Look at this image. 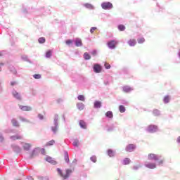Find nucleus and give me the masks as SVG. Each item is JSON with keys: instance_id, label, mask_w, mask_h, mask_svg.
Wrapping results in <instances>:
<instances>
[{"instance_id": "41", "label": "nucleus", "mask_w": 180, "mask_h": 180, "mask_svg": "<svg viewBox=\"0 0 180 180\" xmlns=\"http://www.w3.org/2000/svg\"><path fill=\"white\" fill-rule=\"evenodd\" d=\"M104 65L106 70H110V65L109 63H105Z\"/></svg>"}, {"instance_id": "14", "label": "nucleus", "mask_w": 180, "mask_h": 180, "mask_svg": "<svg viewBox=\"0 0 180 180\" xmlns=\"http://www.w3.org/2000/svg\"><path fill=\"white\" fill-rule=\"evenodd\" d=\"M79 124L82 129H86V123L84 120H80Z\"/></svg>"}, {"instance_id": "34", "label": "nucleus", "mask_w": 180, "mask_h": 180, "mask_svg": "<svg viewBox=\"0 0 180 180\" xmlns=\"http://www.w3.org/2000/svg\"><path fill=\"white\" fill-rule=\"evenodd\" d=\"M33 77H34L35 79H40V78H41V75H39V74H36V75H33Z\"/></svg>"}, {"instance_id": "46", "label": "nucleus", "mask_w": 180, "mask_h": 180, "mask_svg": "<svg viewBox=\"0 0 180 180\" xmlns=\"http://www.w3.org/2000/svg\"><path fill=\"white\" fill-rule=\"evenodd\" d=\"M38 117H39L41 120H43V119H44L43 115H41V114H39V115H38Z\"/></svg>"}, {"instance_id": "12", "label": "nucleus", "mask_w": 180, "mask_h": 180, "mask_svg": "<svg viewBox=\"0 0 180 180\" xmlns=\"http://www.w3.org/2000/svg\"><path fill=\"white\" fill-rule=\"evenodd\" d=\"M136 44H137V42L136 41V39H131L128 41V44L131 47H134V46H136Z\"/></svg>"}, {"instance_id": "32", "label": "nucleus", "mask_w": 180, "mask_h": 180, "mask_svg": "<svg viewBox=\"0 0 180 180\" xmlns=\"http://www.w3.org/2000/svg\"><path fill=\"white\" fill-rule=\"evenodd\" d=\"M84 6L87 8V9H94V6H92V4H86Z\"/></svg>"}, {"instance_id": "40", "label": "nucleus", "mask_w": 180, "mask_h": 180, "mask_svg": "<svg viewBox=\"0 0 180 180\" xmlns=\"http://www.w3.org/2000/svg\"><path fill=\"white\" fill-rule=\"evenodd\" d=\"M39 153H41V154H42L43 155H46V150L44 148H39Z\"/></svg>"}, {"instance_id": "29", "label": "nucleus", "mask_w": 180, "mask_h": 180, "mask_svg": "<svg viewBox=\"0 0 180 180\" xmlns=\"http://www.w3.org/2000/svg\"><path fill=\"white\" fill-rule=\"evenodd\" d=\"M77 108L79 109V110H83L84 108H85V105H84L83 103H79L77 104Z\"/></svg>"}, {"instance_id": "48", "label": "nucleus", "mask_w": 180, "mask_h": 180, "mask_svg": "<svg viewBox=\"0 0 180 180\" xmlns=\"http://www.w3.org/2000/svg\"><path fill=\"white\" fill-rule=\"evenodd\" d=\"M11 86H13V85H16V82H11Z\"/></svg>"}, {"instance_id": "42", "label": "nucleus", "mask_w": 180, "mask_h": 180, "mask_svg": "<svg viewBox=\"0 0 180 180\" xmlns=\"http://www.w3.org/2000/svg\"><path fill=\"white\" fill-rule=\"evenodd\" d=\"M78 144H79V141H78V140L75 141L73 142V146H75V147H78Z\"/></svg>"}, {"instance_id": "20", "label": "nucleus", "mask_w": 180, "mask_h": 180, "mask_svg": "<svg viewBox=\"0 0 180 180\" xmlns=\"http://www.w3.org/2000/svg\"><path fill=\"white\" fill-rule=\"evenodd\" d=\"M75 44L77 47H81L82 46V41L81 39H76Z\"/></svg>"}, {"instance_id": "10", "label": "nucleus", "mask_w": 180, "mask_h": 180, "mask_svg": "<svg viewBox=\"0 0 180 180\" xmlns=\"http://www.w3.org/2000/svg\"><path fill=\"white\" fill-rule=\"evenodd\" d=\"M145 167H146V168H149L150 169H154L155 168H156V165L155 163H147L145 165Z\"/></svg>"}, {"instance_id": "4", "label": "nucleus", "mask_w": 180, "mask_h": 180, "mask_svg": "<svg viewBox=\"0 0 180 180\" xmlns=\"http://www.w3.org/2000/svg\"><path fill=\"white\" fill-rule=\"evenodd\" d=\"M148 160H153L154 161H158V160H160V158L158 157V155L154 153H150L148 155Z\"/></svg>"}, {"instance_id": "31", "label": "nucleus", "mask_w": 180, "mask_h": 180, "mask_svg": "<svg viewBox=\"0 0 180 180\" xmlns=\"http://www.w3.org/2000/svg\"><path fill=\"white\" fill-rule=\"evenodd\" d=\"M77 99L84 102L85 101V97L84 96V95H79L78 96Z\"/></svg>"}, {"instance_id": "33", "label": "nucleus", "mask_w": 180, "mask_h": 180, "mask_svg": "<svg viewBox=\"0 0 180 180\" xmlns=\"http://www.w3.org/2000/svg\"><path fill=\"white\" fill-rule=\"evenodd\" d=\"M144 41H146V39L144 38L138 39V43L139 44H143V43H144Z\"/></svg>"}, {"instance_id": "36", "label": "nucleus", "mask_w": 180, "mask_h": 180, "mask_svg": "<svg viewBox=\"0 0 180 180\" xmlns=\"http://www.w3.org/2000/svg\"><path fill=\"white\" fill-rule=\"evenodd\" d=\"M90 160H91V161H92L93 162H96V161H97L96 156H95V155L91 156V157L90 158Z\"/></svg>"}, {"instance_id": "3", "label": "nucleus", "mask_w": 180, "mask_h": 180, "mask_svg": "<svg viewBox=\"0 0 180 180\" xmlns=\"http://www.w3.org/2000/svg\"><path fill=\"white\" fill-rule=\"evenodd\" d=\"M108 46L109 49H111L112 50L116 49V45L117 44V41L115 40H112L108 42Z\"/></svg>"}, {"instance_id": "16", "label": "nucleus", "mask_w": 180, "mask_h": 180, "mask_svg": "<svg viewBox=\"0 0 180 180\" xmlns=\"http://www.w3.org/2000/svg\"><path fill=\"white\" fill-rule=\"evenodd\" d=\"M130 162H131V160L128 158H124L122 161L123 165H129Z\"/></svg>"}, {"instance_id": "35", "label": "nucleus", "mask_w": 180, "mask_h": 180, "mask_svg": "<svg viewBox=\"0 0 180 180\" xmlns=\"http://www.w3.org/2000/svg\"><path fill=\"white\" fill-rule=\"evenodd\" d=\"M55 143H56V141L51 140V141H49V142L46 143V146H53Z\"/></svg>"}, {"instance_id": "23", "label": "nucleus", "mask_w": 180, "mask_h": 180, "mask_svg": "<svg viewBox=\"0 0 180 180\" xmlns=\"http://www.w3.org/2000/svg\"><path fill=\"white\" fill-rule=\"evenodd\" d=\"M84 60H91V55L86 52L84 53Z\"/></svg>"}, {"instance_id": "51", "label": "nucleus", "mask_w": 180, "mask_h": 180, "mask_svg": "<svg viewBox=\"0 0 180 180\" xmlns=\"http://www.w3.org/2000/svg\"><path fill=\"white\" fill-rule=\"evenodd\" d=\"M178 143H180V136L177 139Z\"/></svg>"}, {"instance_id": "25", "label": "nucleus", "mask_w": 180, "mask_h": 180, "mask_svg": "<svg viewBox=\"0 0 180 180\" xmlns=\"http://www.w3.org/2000/svg\"><path fill=\"white\" fill-rule=\"evenodd\" d=\"M23 148H24V150H25L26 151H29V150H30V144H29V143H25V144H24Z\"/></svg>"}, {"instance_id": "28", "label": "nucleus", "mask_w": 180, "mask_h": 180, "mask_svg": "<svg viewBox=\"0 0 180 180\" xmlns=\"http://www.w3.org/2000/svg\"><path fill=\"white\" fill-rule=\"evenodd\" d=\"M53 54V52L51 51H48L46 53V58H50Z\"/></svg>"}, {"instance_id": "38", "label": "nucleus", "mask_w": 180, "mask_h": 180, "mask_svg": "<svg viewBox=\"0 0 180 180\" xmlns=\"http://www.w3.org/2000/svg\"><path fill=\"white\" fill-rule=\"evenodd\" d=\"M153 115H154V116H159V115H160V110H153Z\"/></svg>"}, {"instance_id": "18", "label": "nucleus", "mask_w": 180, "mask_h": 180, "mask_svg": "<svg viewBox=\"0 0 180 180\" xmlns=\"http://www.w3.org/2000/svg\"><path fill=\"white\" fill-rule=\"evenodd\" d=\"M11 123L13 126H14V127H19V122H18V120L13 119L11 120Z\"/></svg>"}, {"instance_id": "27", "label": "nucleus", "mask_w": 180, "mask_h": 180, "mask_svg": "<svg viewBox=\"0 0 180 180\" xmlns=\"http://www.w3.org/2000/svg\"><path fill=\"white\" fill-rule=\"evenodd\" d=\"M108 154L109 155V157H115V153L113 152V150L109 149L108 150Z\"/></svg>"}, {"instance_id": "50", "label": "nucleus", "mask_w": 180, "mask_h": 180, "mask_svg": "<svg viewBox=\"0 0 180 180\" xmlns=\"http://www.w3.org/2000/svg\"><path fill=\"white\" fill-rule=\"evenodd\" d=\"M0 140H4V136L0 134Z\"/></svg>"}, {"instance_id": "49", "label": "nucleus", "mask_w": 180, "mask_h": 180, "mask_svg": "<svg viewBox=\"0 0 180 180\" xmlns=\"http://www.w3.org/2000/svg\"><path fill=\"white\" fill-rule=\"evenodd\" d=\"M91 54H92L93 56H96V51H93L92 53H91Z\"/></svg>"}, {"instance_id": "26", "label": "nucleus", "mask_w": 180, "mask_h": 180, "mask_svg": "<svg viewBox=\"0 0 180 180\" xmlns=\"http://www.w3.org/2000/svg\"><path fill=\"white\" fill-rule=\"evenodd\" d=\"M118 29L120 32H123L126 30V27L124 25H118Z\"/></svg>"}, {"instance_id": "30", "label": "nucleus", "mask_w": 180, "mask_h": 180, "mask_svg": "<svg viewBox=\"0 0 180 180\" xmlns=\"http://www.w3.org/2000/svg\"><path fill=\"white\" fill-rule=\"evenodd\" d=\"M38 41H39V43H40V44L46 43V38H44V37H40V38L38 39Z\"/></svg>"}, {"instance_id": "13", "label": "nucleus", "mask_w": 180, "mask_h": 180, "mask_svg": "<svg viewBox=\"0 0 180 180\" xmlns=\"http://www.w3.org/2000/svg\"><path fill=\"white\" fill-rule=\"evenodd\" d=\"M105 116L108 119H113V112L112 111H108L105 112Z\"/></svg>"}, {"instance_id": "45", "label": "nucleus", "mask_w": 180, "mask_h": 180, "mask_svg": "<svg viewBox=\"0 0 180 180\" xmlns=\"http://www.w3.org/2000/svg\"><path fill=\"white\" fill-rule=\"evenodd\" d=\"M96 29H97V28L95 27H91V30H90V32H91V34H93L94 32H95V30H96Z\"/></svg>"}, {"instance_id": "22", "label": "nucleus", "mask_w": 180, "mask_h": 180, "mask_svg": "<svg viewBox=\"0 0 180 180\" xmlns=\"http://www.w3.org/2000/svg\"><path fill=\"white\" fill-rule=\"evenodd\" d=\"M124 92H130L131 91V88H130L129 86H125L122 88Z\"/></svg>"}, {"instance_id": "52", "label": "nucleus", "mask_w": 180, "mask_h": 180, "mask_svg": "<svg viewBox=\"0 0 180 180\" xmlns=\"http://www.w3.org/2000/svg\"><path fill=\"white\" fill-rule=\"evenodd\" d=\"M29 180H33V178L31 177V178L29 179Z\"/></svg>"}, {"instance_id": "7", "label": "nucleus", "mask_w": 180, "mask_h": 180, "mask_svg": "<svg viewBox=\"0 0 180 180\" xmlns=\"http://www.w3.org/2000/svg\"><path fill=\"white\" fill-rule=\"evenodd\" d=\"M136 150V145L134 144H129L126 147V151L128 153H131Z\"/></svg>"}, {"instance_id": "9", "label": "nucleus", "mask_w": 180, "mask_h": 180, "mask_svg": "<svg viewBox=\"0 0 180 180\" xmlns=\"http://www.w3.org/2000/svg\"><path fill=\"white\" fill-rule=\"evenodd\" d=\"M40 153V148H35L32 154L30 155V158H33L34 157H37V155H39V153Z\"/></svg>"}, {"instance_id": "1", "label": "nucleus", "mask_w": 180, "mask_h": 180, "mask_svg": "<svg viewBox=\"0 0 180 180\" xmlns=\"http://www.w3.org/2000/svg\"><path fill=\"white\" fill-rule=\"evenodd\" d=\"M58 173L63 178V179H68V178L70 177V174L72 173V170L71 169H66L65 173H63V171H61V169L58 168L57 169Z\"/></svg>"}, {"instance_id": "5", "label": "nucleus", "mask_w": 180, "mask_h": 180, "mask_svg": "<svg viewBox=\"0 0 180 180\" xmlns=\"http://www.w3.org/2000/svg\"><path fill=\"white\" fill-rule=\"evenodd\" d=\"M19 108L23 112H30V110H32V107H30L29 105H19Z\"/></svg>"}, {"instance_id": "11", "label": "nucleus", "mask_w": 180, "mask_h": 180, "mask_svg": "<svg viewBox=\"0 0 180 180\" xmlns=\"http://www.w3.org/2000/svg\"><path fill=\"white\" fill-rule=\"evenodd\" d=\"M45 160L46 161H47L48 162H50V164H53V165H56V164H57V162L53 159H52L51 157L48 156L45 158Z\"/></svg>"}, {"instance_id": "19", "label": "nucleus", "mask_w": 180, "mask_h": 180, "mask_svg": "<svg viewBox=\"0 0 180 180\" xmlns=\"http://www.w3.org/2000/svg\"><path fill=\"white\" fill-rule=\"evenodd\" d=\"M64 158H65V162L67 163L70 162V158L68 156V153L67 152L64 153Z\"/></svg>"}, {"instance_id": "43", "label": "nucleus", "mask_w": 180, "mask_h": 180, "mask_svg": "<svg viewBox=\"0 0 180 180\" xmlns=\"http://www.w3.org/2000/svg\"><path fill=\"white\" fill-rule=\"evenodd\" d=\"M65 43H66V44H67L68 46H70V44H72V40L68 39V40H67V41H65Z\"/></svg>"}, {"instance_id": "37", "label": "nucleus", "mask_w": 180, "mask_h": 180, "mask_svg": "<svg viewBox=\"0 0 180 180\" xmlns=\"http://www.w3.org/2000/svg\"><path fill=\"white\" fill-rule=\"evenodd\" d=\"M164 102H165V103H168V102H169V96H166L164 98Z\"/></svg>"}, {"instance_id": "21", "label": "nucleus", "mask_w": 180, "mask_h": 180, "mask_svg": "<svg viewBox=\"0 0 180 180\" xmlns=\"http://www.w3.org/2000/svg\"><path fill=\"white\" fill-rule=\"evenodd\" d=\"M11 140H22V136L19 135L12 136Z\"/></svg>"}, {"instance_id": "39", "label": "nucleus", "mask_w": 180, "mask_h": 180, "mask_svg": "<svg viewBox=\"0 0 180 180\" xmlns=\"http://www.w3.org/2000/svg\"><path fill=\"white\" fill-rule=\"evenodd\" d=\"M57 130H58V127L57 125L52 127V131H53V133H57Z\"/></svg>"}, {"instance_id": "44", "label": "nucleus", "mask_w": 180, "mask_h": 180, "mask_svg": "<svg viewBox=\"0 0 180 180\" xmlns=\"http://www.w3.org/2000/svg\"><path fill=\"white\" fill-rule=\"evenodd\" d=\"M19 119L21 120V122H28L27 120L23 117H19Z\"/></svg>"}, {"instance_id": "47", "label": "nucleus", "mask_w": 180, "mask_h": 180, "mask_svg": "<svg viewBox=\"0 0 180 180\" xmlns=\"http://www.w3.org/2000/svg\"><path fill=\"white\" fill-rule=\"evenodd\" d=\"M162 164H164V160H160L158 161V165H162Z\"/></svg>"}, {"instance_id": "6", "label": "nucleus", "mask_w": 180, "mask_h": 180, "mask_svg": "<svg viewBox=\"0 0 180 180\" xmlns=\"http://www.w3.org/2000/svg\"><path fill=\"white\" fill-rule=\"evenodd\" d=\"M157 130H158V127H157V126L149 125L148 127V131H149V133H155Z\"/></svg>"}, {"instance_id": "17", "label": "nucleus", "mask_w": 180, "mask_h": 180, "mask_svg": "<svg viewBox=\"0 0 180 180\" xmlns=\"http://www.w3.org/2000/svg\"><path fill=\"white\" fill-rule=\"evenodd\" d=\"M102 106V103L101 101H95L94 102V108L98 109Z\"/></svg>"}, {"instance_id": "24", "label": "nucleus", "mask_w": 180, "mask_h": 180, "mask_svg": "<svg viewBox=\"0 0 180 180\" xmlns=\"http://www.w3.org/2000/svg\"><path fill=\"white\" fill-rule=\"evenodd\" d=\"M119 110L121 113H124L126 112V108L124 105H120Z\"/></svg>"}, {"instance_id": "8", "label": "nucleus", "mask_w": 180, "mask_h": 180, "mask_svg": "<svg viewBox=\"0 0 180 180\" xmlns=\"http://www.w3.org/2000/svg\"><path fill=\"white\" fill-rule=\"evenodd\" d=\"M94 71L96 74H99V72H101L102 71V67L98 64H96L94 66Z\"/></svg>"}, {"instance_id": "53", "label": "nucleus", "mask_w": 180, "mask_h": 180, "mask_svg": "<svg viewBox=\"0 0 180 180\" xmlns=\"http://www.w3.org/2000/svg\"><path fill=\"white\" fill-rule=\"evenodd\" d=\"M0 71H1V68H0Z\"/></svg>"}, {"instance_id": "2", "label": "nucleus", "mask_w": 180, "mask_h": 180, "mask_svg": "<svg viewBox=\"0 0 180 180\" xmlns=\"http://www.w3.org/2000/svg\"><path fill=\"white\" fill-rule=\"evenodd\" d=\"M101 8L103 9H112L113 5L110 2H104L101 4Z\"/></svg>"}, {"instance_id": "15", "label": "nucleus", "mask_w": 180, "mask_h": 180, "mask_svg": "<svg viewBox=\"0 0 180 180\" xmlns=\"http://www.w3.org/2000/svg\"><path fill=\"white\" fill-rule=\"evenodd\" d=\"M13 95L14 98H16V99H18V101H20V99H22V98L20 97V94H19V93H18L17 91H13Z\"/></svg>"}]
</instances>
